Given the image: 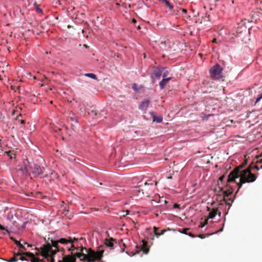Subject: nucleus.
Masks as SVG:
<instances>
[{"label":"nucleus","instance_id":"obj_1","mask_svg":"<svg viewBox=\"0 0 262 262\" xmlns=\"http://www.w3.org/2000/svg\"><path fill=\"white\" fill-rule=\"evenodd\" d=\"M82 237L80 238H73L72 239L71 237H69L68 239L61 238L59 240H51V243L47 242L46 244H43L40 248H36L39 253H37V255L40 254L42 256L44 257H48L55 254L59 251H64V249L62 247H60L59 246V244L62 245H67L68 243L70 244L71 247H68V249L69 251H74L77 250V252H80L81 247H83L82 245H79L78 243V240H83Z\"/></svg>","mask_w":262,"mask_h":262},{"label":"nucleus","instance_id":"obj_2","mask_svg":"<svg viewBox=\"0 0 262 262\" xmlns=\"http://www.w3.org/2000/svg\"><path fill=\"white\" fill-rule=\"evenodd\" d=\"M103 246L101 245L98 247L97 251H95L92 249H86L85 247H81L80 252H76L74 255L71 253V254L67 255L63 257L62 260H58L57 262H76V257L78 258L81 261H86L88 262H94L96 260H100L103 256L104 250ZM53 255L48 257H45L51 262H55Z\"/></svg>","mask_w":262,"mask_h":262},{"label":"nucleus","instance_id":"obj_3","mask_svg":"<svg viewBox=\"0 0 262 262\" xmlns=\"http://www.w3.org/2000/svg\"><path fill=\"white\" fill-rule=\"evenodd\" d=\"M252 166H249L247 169L242 170L240 174L239 182L237 183L238 190L241 188L243 184L253 182L255 181L256 176L251 171Z\"/></svg>","mask_w":262,"mask_h":262},{"label":"nucleus","instance_id":"obj_4","mask_svg":"<svg viewBox=\"0 0 262 262\" xmlns=\"http://www.w3.org/2000/svg\"><path fill=\"white\" fill-rule=\"evenodd\" d=\"M252 166H249L247 169L242 170L240 174L239 182L237 183L238 190L241 188L243 184L253 182L255 181L256 176L251 171Z\"/></svg>","mask_w":262,"mask_h":262},{"label":"nucleus","instance_id":"obj_5","mask_svg":"<svg viewBox=\"0 0 262 262\" xmlns=\"http://www.w3.org/2000/svg\"><path fill=\"white\" fill-rule=\"evenodd\" d=\"M26 257L31 258V262H42V260L40 261L38 258L35 257L34 254L30 252L23 253L18 252L17 253H15L14 256L12 257H11L9 260H8V261L15 262L17 261L18 259H20L22 261H28Z\"/></svg>","mask_w":262,"mask_h":262},{"label":"nucleus","instance_id":"obj_6","mask_svg":"<svg viewBox=\"0 0 262 262\" xmlns=\"http://www.w3.org/2000/svg\"><path fill=\"white\" fill-rule=\"evenodd\" d=\"M44 170L45 168L43 167H40L35 164H31L30 172L35 177H39L40 178H42L47 177L48 174L43 175Z\"/></svg>","mask_w":262,"mask_h":262},{"label":"nucleus","instance_id":"obj_7","mask_svg":"<svg viewBox=\"0 0 262 262\" xmlns=\"http://www.w3.org/2000/svg\"><path fill=\"white\" fill-rule=\"evenodd\" d=\"M223 68L218 64L214 65L210 70V77L213 79H219L223 77Z\"/></svg>","mask_w":262,"mask_h":262},{"label":"nucleus","instance_id":"obj_8","mask_svg":"<svg viewBox=\"0 0 262 262\" xmlns=\"http://www.w3.org/2000/svg\"><path fill=\"white\" fill-rule=\"evenodd\" d=\"M244 167V166L241 164L238 167H235L228 175L227 183L233 182L235 181V179L240 177V174L242 171L241 169Z\"/></svg>","mask_w":262,"mask_h":262},{"label":"nucleus","instance_id":"obj_9","mask_svg":"<svg viewBox=\"0 0 262 262\" xmlns=\"http://www.w3.org/2000/svg\"><path fill=\"white\" fill-rule=\"evenodd\" d=\"M244 167V166L241 164L238 167H235L228 175L227 183L233 182L235 181V179L240 177V174L242 171L241 169Z\"/></svg>","mask_w":262,"mask_h":262},{"label":"nucleus","instance_id":"obj_10","mask_svg":"<svg viewBox=\"0 0 262 262\" xmlns=\"http://www.w3.org/2000/svg\"><path fill=\"white\" fill-rule=\"evenodd\" d=\"M247 33V27L243 24H238L236 28V33H233V35L236 37L239 38L241 40L243 39V36Z\"/></svg>","mask_w":262,"mask_h":262},{"label":"nucleus","instance_id":"obj_11","mask_svg":"<svg viewBox=\"0 0 262 262\" xmlns=\"http://www.w3.org/2000/svg\"><path fill=\"white\" fill-rule=\"evenodd\" d=\"M114 242H116V240L112 237H111L108 239L106 238L104 240V245L106 247H109L111 249H113V247H114Z\"/></svg>","mask_w":262,"mask_h":262},{"label":"nucleus","instance_id":"obj_12","mask_svg":"<svg viewBox=\"0 0 262 262\" xmlns=\"http://www.w3.org/2000/svg\"><path fill=\"white\" fill-rule=\"evenodd\" d=\"M149 102H150V101L149 100H146L142 102V103L139 106V109H140L144 113H145L148 107Z\"/></svg>","mask_w":262,"mask_h":262},{"label":"nucleus","instance_id":"obj_13","mask_svg":"<svg viewBox=\"0 0 262 262\" xmlns=\"http://www.w3.org/2000/svg\"><path fill=\"white\" fill-rule=\"evenodd\" d=\"M30 166L31 164L29 163L28 160H27V163H24V167L21 168L20 170L22 171L23 174H26L30 171Z\"/></svg>","mask_w":262,"mask_h":262},{"label":"nucleus","instance_id":"obj_14","mask_svg":"<svg viewBox=\"0 0 262 262\" xmlns=\"http://www.w3.org/2000/svg\"><path fill=\"white\" fill-rule=\"evenodd\" d=\"M221 191H223V194L224 196V200H225V198L228 197L233 192V189H229L228 190H226L225 191H223V189L222 188L221 189Z\"/></svg>","mask_w":262,"mask_h":262},{"label":"nucleus","instance_id":"obj_15","mask_svg":"<svg viewBox=\"0 0 262 262\" xmlns=\"http://www.w3.org/2000/svg\"><path fill=\"white\" fill-rule=\"evenodd\" d=\"M154 231L155 234L157 236V237L163 234L165 232L166 230H162L161 231H159V228L156 227H154Z\"/></svg>","mask_w":262,"mask_h":262},{"label":"nucleus","instance_id":"obj_16","mask_svg":"<svg viewBox=\"0 0 262 262\" xmlns=\"http://www.w3.org/2000/svg\"><path fill=\"white\" fill-rule=\"evenodd\" d=\"M162 71L160 69H156L154 70L153 73V77L157 79H159L161 77Z\"/></svg>","mask_w":262,"mask_h":262},{"label":"nucleus","instance_id":"obj_17","mask_svg":"<svg viewBox=\"0 0 262 262\" xmlns=\"http://www.w3.org/2000/svg\"><path fill=\"white\" fill-rule=\"evenodd\" d=\"M169 80V79H162L159 83L161 89H163Z\"/></svg>","mask_w":262,"mask_h":262},{"label":"nucleus","instance_id":"obj_18","mask_svg":"<svg viewBox=\"0 0 262 262\" xmlns=\"http://www.w3.org/2000/svg\"><path fill=\"white\" fill-rule=\"evenodd\" d=\"M217 214V210L216 209H213L211 212H209L208 217L207 219H213Z\"/></svg>","mask_w":262,"mask_h":262},{"label":"nucleus","instance_id":"obj_19","mask_svg":"<svg viewBox=\"0 0 262 262\" xmlns=\"http://www.w3.org/2000/svg\"><path fill=\"white\" fill-rule=\"evenodd\" d=\"M142 250L145 254H147L149 251L148 248H147L146 243L143 241V244H142Z\"/></svg>","mask_w":262,"mask_h":262},{"label":"nucleus","instance_id":"obj_20","mask_svg":"<svg viewBox=\"0 0 262 262\" xmlns=\"http://www.w3.org/2000/svg\"><path fill=\"white\" fill-rule=\"evenodd\" d=\"M69 118L71 121H74L75 122H77V117L75 115L74 113L71 112L69 114Z\"/></svg>","mask_w":262,"mask_h":262},{"label":"nucleus","instance_id":"obj_21","mask_svg":"<svg viewBox=\"0 0 262 262\" xmlns=\"http://www.w3.org/2000/svg\"><path fill=\"white\" fill-rule=\"evenodd\" d=\"M153 120L157 123H161L163 120V117L161 116H153Z\"/></svg>","mask_w":262,"mask_h":262},{"label":"nucleus","instance_id":"obj_22","mask_svg":"<svg viewBox=\"0 0 262 262\" xmlns=\"http://www.w3.org/2000/svg\"><path fill=\"white\" fill-rule=\"evenodd\" d=\"M84 76L92 78L93 79H97V76L93 73H86Z\"/></svg>","mask_w":262,"mask_h":262},{"label":"nucleus","instance_id":"obj_23","mask_svg":"<svg viewBox=\"0 0 262 262\" xmlns=\"http://www.w3.org/2000/svg\"><path fill=\"white\" fill-rule=\"evenodd\" d=\"M5 153L9 156L10 157V158L11 159H12L13 158H15V154L13 153L12 151H6L5 152Z\"/></svg>","mask_w":262,"mask_h":262},{"label":"nucleus","instance_id":"obj_24","mask_svg":"<svg viewBox=\"0 0 262 262\" xmlns=\"http://www.w3.org/2000/svg\"><path fill=\"white\" fill-rule=\"evenodd\" d=\"M223 200L225 202L226 204L228 206H231L233 202V200H232L231 199H227L226 198H225V200H224V198L223 199Z\"/></svg>","mask_w":262,"mask_h":262},{"label":"nucleus","instance_id":"obj_25","mask_svg":"<svg viewBox=\"0 0 262 262\" xmlns=\"http://www.w3.org/2000/svg\"><path fill=\"white\" fill-rule=\"evenodd\" d=\"M21 117V115L19 114L16 118V121L21 124L24 125L25 124V121L23 119H19V117Z\"/></svg>","mask_w":262,"mask_h":262},{"label":"nucleus","instance_id":"obj_26","mask_svg":"<svg viewBox=\"0 0 262 262\" xmlns=\"http://www.w3.org/2000/svg\"><path fill=\"white\" fill-rule=\"evenodd\" d=\"M256 158L257 159V163H262V153L257 156ZM260 168H262V166H261Z\"/></svg>","mask_w":262,"mask_h":262},{"label":"nucleus","instance_id":"obj_27","mask_svg":"<svg viewBox=\"0 0 262 262\" xmlns=\"http://www.w3.org/2000/svg\"><path fill=\"white\" fill-rule=\"evenodd\" d=\"M208 219H206L205 220L204 222L201 223L200 225L199 226V227L203 228L205 225H206L208 224Z\"/></svg>","mask_w":262,"mask_h":262},{"label":"nucleus","instance_id":"obj_28","mask_svg":"<svg viewBox=\"0 0 262 262\" xmlns=\"http://www.w3.org/2000/svg\"><path fill=\"white\" fill-rule=\"evenodd\" d=\"M18 247H19V252L20 253H23V251L26 250V249L22 244H21V245H20Z\"/></svg>","mask_w":262,"mask_h":262},{"label":"nucleus","instance_id":"obj_29","mask_svg":"<svg viewBox=\"0 0 262 262\" xmlns=\"http://www.w3.org/2000/svg\"><path fill=\"white\" fill-rule=\"evenodd\" d=\"M91 115H94L95 116H98L100 114V113H98L97 111L96 110H92L91 111Z\"/></svg>","mask_w":262,"mask_h":262},{"label":"nucleus","instance_id":"obj_30","mask_svg":"<svg viewBox=\"0 0 262 262\" xmlns=\"http://www.w3.org/2000/svg\"><path fill=\"white\" fill-rule=\"evenodd\" d=\"M163 1L164 2H165L166 5L167 7H168L170 9H172L173 6L167 0H163Z\"/></svg>","mask_w":262,"mask_h":262},{"label":"nucleus","instance_id":"obj_31","mask_svg":"<svg viewBox=\"0 0 262 262\" xmlns=\"http://www.w3.org/2000/svg\"><path fill=\"white\" fill-rule=\"evenodd\" d=\"M262 99V93L259 95L255 101V104L258 102Z\"/></svg>","mask_w":262,"mask_h":262},{"label":"nucleus","instance_id":"obj_32","mask_svg":"<svg viewBox=\"0 0 262 262\" xmlns=\"http://www.w3.org/2000/svg\"><path fill=\"white\" fill-rule=\"evenodd\" d=\"M167 74H168L167 71L164 73V74L163 75V79H169L170 80L171 79L170 77H167Z\"/></svg>","mask_w":262,"mask_h":262},{"label":"nucleus","instance_id":"obj_33","mask_svg":"<svg viewBox=\"0 0 262 262\" xmlns=\"http://www.w3.org/2000/svg\"><path fill=\"white\" fill-rule=\"evenodd\" d=\"M209 234H200L199 235H198L197 236L201 238H205L206 236H209Z\"/></svg>","mask_w":262,"mask_h":262},{"label":"nucleus","instance_id":"obj_34","mask_svg":"<svg viewBox=\"0 0 262 262\" xmlns=\"http://www.w3.org/2000/svg\"><path fill=\"white\" fill-rule=\"evenodd\" d=\"M35 7L36 8V10L37 12L40 13L41 12V10L38 7V6L36 3L34 4Z\"/></svg>","mask_w":262,"mask_h":262},{"label":"nucleus","instance_id":"obj_35","mask_svg":"<svg viewBox=\"0 0 262 262\" xmlns=\"http://www.w3.org/2000/svg\"><path fill=\"white\" fill-rule=\"evenodd\" d=\"M143 190L142 189H141L139 187L138 188V189L136 190V191H138V195H139L141 192L142 193V194H143L144 192Z\"/></svg>","mask_w":262,"mask_h":262},{"label":"nucleus","instance_id":"obj_36","mask_svg":"<svg viewBox=\"0 0 262 262\" xmlns=\"http://www.w3.org/2000/svg\"><path fill=\"white\" fill-rule=\"evenodd\" d=\"M14 243L17 246H19L20 245H21V243L19 241H18L17 240H14Z\"/></svg>","mask_w":262,"mask_h":262},{"label":"nucleus","instance_id":"obj_37","mask_svg":"<svg viewBox=\"0 0 262 262\" xmlns=\"http://www.w3.org/2000/svg\"><path fill=\"white\" fill-rule=\"evenodd\" d=\"M188 230H189V229L184 228V229H183V231L182 232V233H184L185 234H187V231Z\"/></svg>","mask_w":262,"mask_h":262},{"label":"nucleus","instance_id":"obj_38","mask_svg":"<svg viewBox=\"0 0 262 262\" xmlns=\"http://www.w3.org/2000/svg\"><path fill=\"white\" fill-rule=\"evenodd\" d=\"M179 207H180V205L179 204H174L173 205V208H179Z\"/></svg>","mask_w":262,"mask_h":262},{"label":"nucleus","instance_id":"obj_39","mask_svg":"<svg viewBox=\"0 0 262 262\" xmlns=\"http://www.w3.org/2000/svg\"><path fill=\"white\" fill-rule=\"evenodd\" d=\"M187 235H188L189 236L192 237H194L196 236L193 235V234H192L191 233H187Z\"/></svg>","mask_w":262,"mask_h":262},{"label":"nucleus","instance_id":"obj_40","mask_svg":"<svg viewBox=\"0 0 262 262\" xmlns=\"http://www.w3.org/2000/svg\"><path fill=\"white\" fill-rule=\"evenodd\" d=\"M225 176L224 175L221 176L220 178H219V180L221 181H223V180L224 179Z\"/></svg>","mask_w":262,"mask_h":262},{"label":"nucleus","instance_id":"obj_41","mask_svg":"<svg viewBox=\"0 0 262 262\" xmlns=\"http://www.w3.org/2000/svg\"><path fill=\"white\" fill-rule=\"evenodd\" d=\"M252 168H255V169H256L257 170H259V169L257 165H255V166H252L251 169Z\"/></svg>","mask_w":262,"mask_h":262},{"label":"nucleus","instance_id":"obj_42","mask_svg":"<svg viewBox=\"0 0 262 262\" xmlns=\"http://www.w3.org/2000/svg\"><path fill=\"white\" fill-rule=\"evenodd\" d=\"M122 212L123 213L125 212V215H126L128 214L129 211L128 210H126V211H123Z\"/></svg>","mask_w":262,"mask_h":262},{"label":"nucleus","instance_id":"obj_43","mask_svg":"<svg viewBox=\"0 0 262 262\" xmlns=\"http://www.w3.org/2000/svg\"><path fill=\"white\" fill-rule=\"evenodd\" d=\"M149 184L151 185V184H152V183H149V182H145V183H144V186H146L147 185H149Z\"/></svg>","mask_w":262,"mask_h":262},{"label":"nucleus","instance_id":"obj_44","mask_svg":"<svg viewBox=\"0 0 262 262\" xmlns=\"http://www.w3.org/2000/svg\"><path fill=\"white\" fill-rule=\"evenodd\" d=\"M136 86H137V84H136V83H134V84H133V86H132L133 89H136Z\"/></svg>","mask_w":262,"mask_h":262},{"label":"nucleus","instance_id":"obj_45","mask_svg":"<svg viewBox=\"0 0 262 262\" xmlns=\"http://www.w3.org/2000/svg\"><path fill=\"white\" fill-rule=\"evenodd\" d=\"M242 164L245 166L247 164V160H245Z\"/></svg>","mask_w":262,"mask_h":262},{"label":"nucleus","instance_id":"obj_46","mask_svg":"<svg viewBox=\"0 0 262 262\" xmlns=\"http://www.w3.org/2000/svg\"><path fill=\"white\" fill-rule=\"evenodd\" d=\"M0 229H1L2 230H5V228L3 226H2L1 225H0Z\"/></svg>","mask_w":262,"mask_h":262},{"label":"nucleus","instance_id":"obj_47","mask_svg":"<svg viewBox=\"0 0 262 262\" xmlns=\"http://www.w3.org/2000/svg\"><path fill=\"white\" fill-rule=\"evenodd\" d=\"M182 11L185 13H186L187 12V10L185 9H181Z\"/></svg>","mask_w":262,"mask_h":262},{"label":"nucleus","instance_id":"obj_48","mask_svg":"<svg viewBox=\"0 0 262 262\" xmlns=\"http://www.w3.org/2000/svg\"><path fill=\"white\" fill-rule=\"evenodd\" d=\"M212 42H214V43H216V38H214L212 40Z\"/></svg>","mask_w":262,"mask_h":262},{"label":"nucleus","instance_id":"obj_49","mask_svg":"<svg viewBox=\"0 0 262 262\" xmlns=\"http://www.w3.org/2000/svg\"><path fill=\"white\" fill-rule=\"evenodd\" d=\"M132 22H133V23H135L136 22V19H134H134H133V20H132Z\"/></svg>","mask_w":262,"mask_h":262},{"label":"nucleus","instance_id":"obj_50","mask_svg":"<svg viewBox=\"0 0 262 262\" xmlns=\"http://www.w3.org/2000/svg\"><path fill=\"white\" fill-rule=\"evenodd\" d=\"M24 244H27L28 247L31 246L30 245H29V244H27V243H26V242H25V243H24Z\"/></svg>","mask_w":262,"mask_h":262},{"label":"nucleus","instance_id":"obj_51","mask_svg":"<svg viewBox=\"0 0 262 262\" xmlns=\"http://www.w3.org/2000/svg\"><path fill=\"white\" fill-rule=\"evenodd\" d=\"M125 216H126V215L124 213H123V214L122 215V216H123V217H125Z\"/></svg>","mask_w":262,"mask_h":262},{"label":"nucleus","instance_id":"obj_52","mask_svg":"<svg viewBox=\"0 0 262 262\" xmlns=\"http://www.w3.org/2000/svg\"><path fill=\"white\" fill-rule=\"evenodd\" d=\"M218 214H219V215L220 216H221V213L220 212H219V213H218Z\"/></svg>","mask_w":262,"mask_h":262},{"label":"nucleus","instance_id":"obj_53","mask_svg":"<svg viewBox=\"0 0 262 262\" xmlns=\"http://www.w3.org/2000/svg\"><path fill=\"white\" fill-rule=\"evenodd\" d=\"M84 46L85 47H86V48H87V47H88V46H87L86 45H84Z\"/></svg>","mask_w":262,"mask_h":262},{"label":"nucleus","instance_id":"obj_54","mask_svg":"<svg viewBox=\"0 0 262 262\" xmlns=\"http://www.w3.org/2000/svg\"><path fill=\"white\" fill-rule=\"evenodd\" d=\"M157 182H155V185H157Z\"/></svg>","mask_w":262,"mask_h":262},{"label":"nucleus","instance_id":"obj_55","mask_svg":"<svg viewBox=\"0 0 262 262\" xmlns=\"http://www.w3.org/2000/svg\"><path fill=\"white\" fill-rule=\"evenodd\" d=\"M168 179H171V177H169Z\"/></svg>","mask_w":262,"mask_h":262},{"label":"nucleus","instance_id":"obj_56","mask_svg":"<svg viewBox=\"0 0 262 262\" xmlns=\"http://www.w3.org/2000/svg\"><path fill=\"white\" fill-rule=\"evenodd\" d=\"M260 9H261V10L262 11V7Z\"/></svg>","mask_w":262,"mask_h":262}]
</instances>
